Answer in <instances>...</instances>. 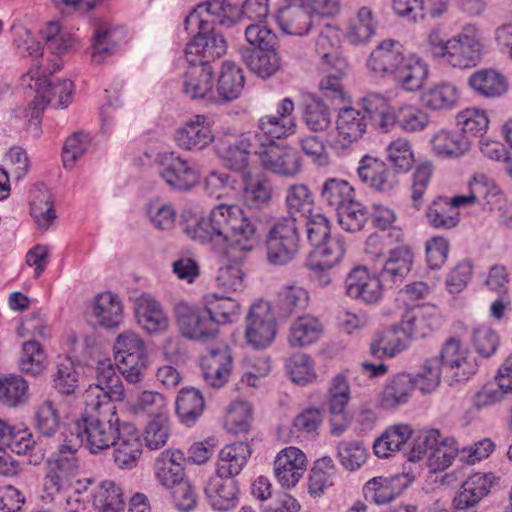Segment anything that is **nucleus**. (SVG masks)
I'll list each match as a JSON object with an SVG mask.
<instances>
[{
  "label": "nucleus",
  "instance_id": "obj_1",
  "mask_svg": "<svg viewBox=\"0 0 512 512\" xmlns=\"http://www.w3.org/2000/svg\"><path fill=\"white\" fill-rule=\"evenodd\" d=\"M185 231L189 237L208 245L219 255H226L233 246L242 251H252L259 242L255 221L236 204L216 205L207 218L187 226Z\"/></svg>",
  "mask_w": 512,
  "mask_h": 512
},
{
  "label": "nucleus",
  "instance_id": "obj_2",
  "mask_svg": "<svg viewBox=\"0 0 512 512\" xmlns=\"http://www.w3.org/2000/svg\"><path fill=\"white\" fill-rule=\"evenodd\" d=\"M293 111V101L284 98L279 103L276 114H266L259 118L262 141L258 159L265 170L285 177L298 175L302 167L297 149L277 142L295 133Z\"/></svg>",
  "mask_w": 512,
  "mask_h": 512
},
{
  "label": "nucleus",
  "instance_id": "obj_3",
  "mask_svg": "<svg viewBox=\"0 0 512 512\" xmlns=\"http://www.w3.org/2000/svg\"><path fill=\"white\" fill-rule=\"evenodd\" d=\"M233 7L225 0H209L198 4L184 20L185 29L195 32L196 36L185 49L187 61L194 58L197 64L209 65V62L221 57L226 52L224 37L216 33L214 24L231 26L233 24Z\"/></svg>",
  "mask_w": 512,
  "mask_h": 512
},
{
  "label": "nucleus",
  "instance_id": "obj_4",
  "mask_svg": "<svg viewBox=\"0 0 512 512\" xmlns=\"http://www.w3.org/2000/svg\"><path fill=\"white\" fill-rule=\"evenodd\" d=\"M88 394L85 409L70 427V435L91 454H98L115 442L121 430L115 405L99 404L94 396Z\"/></svg>",
  "mask_w": 512,
  "mask_h": 512
},
{
  "label": "nucleus",
  "instance_id": "obj_5",
  "mask_svg": "<svg viewBox=\"0 0 512 512\" xmlns=\"http://www.w3.org/2000/svg\"><path fill=\"white\" fill-rule=\"evenodd\" d=\"M53 68L35 65L30 68L24 81L34 89L36 96L32 102L31 118L38 119L46 104L65 108L72 102L73 83L69 79L54 80L50 77Z\"/></svg>",
  "mask_w": 512,
  "mask_h": 512
},
{
  "label": "nucleus",
  "instance_id": "obj_6",
  "mask_svg": "<svg viewBox=\"0 0 512 512\" xmlns=\"http://www.w3.org/2000/svg\"><path fill=\"white\" fill-rule=\"evenodd\" d=\"M114 359L123 378L137 384L147 369V351L143 339L133 331L120 333L114 343Z\"/></svg>",
  "mask_w": 512,
  "mask_h": 512
},
{
  "label": "nucleus",
  "instance_id": "obj_7",
  "mask_svg": "<svg viewBox=\"0 0 512 512\" xmlns=\"http://www.w3.org/2000/svg\"><path fill=\"white\" fill-rule=\"evenodd\" d=\"M298 226L294 218H279L269 228L266 239V261L282 267L291 263L299 253Z\"/></svg>",
  "mask_w": 512,
  "mask_h": 512
},
{
  "label": "nucleus",
  "instance_id": "obj_8",
  "mask_svg": "<svg viewBox=\"0 0 512 512\" xmlns=\"http://www.w3.org/2000/svg\"><path fill=\"white\" fill-rule=\"evenodd\" d=\"M261 141L258 120L254 131L241 134L229 133L219 137L216 142V152L227 167L241 171L247 167L251 154L258 157Z\"/></svg>",
  "mask_w": 512,
  "mask_h": 512
},
{
  "label": "nucleus",
  "instance_id": "obj_9",
  "mask_svg": "<svg viewBox=\"0 0 512 512\" xmlns=\"http://www.w3.org/2000/svg\"><path fill=\"white\" fill-rule=\"evenodd\" d=\"M173 313L182 336L194 341L207 342L218 334L214 318L206 306L181 300L174 304Z\"/></svg>",
  "mask_w": 512,
  "mask_h": 512
},
{
  "label": "nucleus",
  "instance_id": "obj_10",
  "mask_svg": "<svg viewBox=\"0 0 512 512\" xmlns=\"http://www.w3.org/2000/svg\"><path fill=\"white\" fill-rule=\"evenodd\" d=\"M446 64L459 69H469L481 61L485 43L481 31L475 24H466L449 38Z\"/></svg>",
  "mask_w": 512,
  "mask_h": 512
},
{
  "label": "nucleus",
  "instance_id": "obj_11",
  "mask_svg": "<svg viewBox=\"0 0 512 512\" xmlns=\"http://www.w3.org/2000/svg\"><path fill=\"white\" fill-rule=\"evenodd\" d=\"M276 318L268 302L258 301L251 305L245 321V341L255 350L265 349L275 339Z\"/></svg>",
  "mask_w": 512,
  "mask_h": 512
},
{
  "label": "nucleus",
  "instance_id": "obj_12",
  "mask_svg": "<svg viewBox=\"0 0 512 512\" xmlns=\"http://www.w3.org/2000/svg\"><path fill=\"white\" fill-rule=\"evenodd\" d=\"M159 175L173 190L188 191L198 182V173L176 152L162 153L157 157Z\"/></svg>",
  "mask_w": 512,
  "mask_h": 512
},
{
  "label": "nucleus",
  "instance_id": "obj_13",
  "mask_svg": "<svg viewBox=\"0 0 512 512\" xmlns=\"http://www.w3.org/2000/svg\"><path fill=\"white\" fill-rule=\"evenodd\" d=\"M442 366L456 381H465L477 370V362L459 339L449 338L440 352Z\"/></svg>",
  "mask_w": 512,
  "mask_h": 512
},
{
  "label": "nucleus",
  "instance_id": "obj_14",
  "mask_svg": "<svg viewBox=\"0 0 512 512\" xmlns=\"http://www.w3.org/2000/svg\"><path fill=\"white\" fill-rule=\"evenodd\" d=\"M441 324L439 310L433 305H424L406 310L399 323V329L410 338H424Z\"/></svg>",
  "mask_w": 512,
  "mask_h": 512
},
{
  "label": "nucleus",
  "instance_id": "obj_15",
  "mask_svg": "<svg viewBox=\"0 0 512 512\" xmlns=\"http://www.w3.org/2000/svg\"><path fill=\"white\" fill-rule=\"evenodd\" d=\"M111 446L114 447V463L119 469L132 470L138 465L142 455V441L133 424H123Z\"/></svg>",
  "mask_w": 512,
  "mask_h": 512
},
{
  "label": "nucleus",
  "instance_id": "obj_16",
  "mask_svg": "<svg viewBox=\"0 0 512 512\" xmlns=\"http://www.w3.org/2000/svg\"><path fill=\"white\" fill-rule=\"evenodd\" d=\"M359 180L366 186L380 192H389L397 184L398 178L381 159L364 155L356 169Z\"/></svg>",
  "mask_w": 512,
  "mask_h": 512
},
{
  "label": "nucleus",
  "instance_id": "obj_17",
  "mask_svg": "<svg viewBox=\"0 0 512 512\" xmlns=\"http://www.w3.org/2000/svg\"><path fill=\"white\" fill-rule=\"evenodd\" d=\"M47 465L41 498L46 503H52L59 493L66 492L71 486L79 462L78 458H70L69 462H47Z\"/></svg>",
  "mask_w": 512,
  "mask_h": 512
},
{
  "label": "nucleus",
  "instance_id": "obj_18",
  "mask_svg": "<svg viewBox=\"0 0 512 512\" xmlns=\"http://www.w3.org/2000/svg\"><path fill=\"white\" fill-rule=\"evenodd\" d=\"M307 469L306 455L293 446L281 450L274 460V475L285 488L294 487Z\"/></svg>",
  "mask_w": 512,
  "mask_h": 512
},
{
  "label": "nucleus",
  "instance_id": "obj_19",
  "mask_svg": "<svg viewBox=\"0 0 512 512\" xmlns=\"http://www.w3.org/2000/svg\"><path fill=\"white\" fill-rule=\"evenodd\" d=\"M95 394L99 404L115 405L114 402L123 401L125 389L115 368L111 364L100 363L97 367V383L90 385L84 392V402H87L88 394Z\"/></svg>",
  "mask_w": 512,
  "mask_h": 512
},
{
  "label": "nucleus",
  "instance_id": "obj_20",
  "mask_svg": "<svg viewBox=\"0 0 512 512\" xmlns=\"http://www.w3.org/2000/svg\"><path fill=\"white\" fill-rule=\"evenodd\" d=\"M383 285L380 276L371 274L365 266L353 268L345 279L347 295L365 303L377 302L382 296Z\"/></svg>",
  "mask_w": 512,
  "mask_h": 512
},
{
  "label": "nucleus",
  "instance_id": "obj_21",
  "mask_svg": "<svg viewBox=\"0 0 512 512\" xmlns=\"http://www.w3.org/2000/svg\"><path fill=\"white\" fill-rule=\"evenodd\" d=\"M186 457L179 449H166L159 453L153 464L155 480L164 488L170 489L187 478Z\"/></svg>",
  "mask_w": 512,
  "mask_h": 512
},
{
  "label": "nucleus",
  "instance_id": "obj_22",
  "mask_svg": "<svg viewBox=\"0 0 512 512\" xmlns=\"http://www.w3.org/2000/svg\"><path fill=\"white\" fill-rule=\"evenodd\" d=\"M135 316L140 327L149 334L164 333L170 326L168 315L162 304L150 294H141L135 299Z\"/></svg>",
  "mask_w": 512,
  "mask_h": 512
},
{
  "label": "nucleus",
  "instance_id": "obj_23",
  "mask_svg": "<svg viewBox=\"0 0 512 512\" xmlns=\"http://www.w3.org/2000/svg\"><path fill=\"white\" fill-rule=\"evenodd\" d=\"M414 254L409 245L401 244L389 250L381 260L379 276L384 285H399L411 271Z\"/></svg>",
  "mask_w": 512,
  "mask_h": 512
},
{
  "label": "nucleus",
  "instance_id": "obj_24",
  "mask_svg": "<svg viewBox=\"0 0 512 512\" xmlns=\"http://www.w3.org/2000/svg\"><path fill=\"white\" fill-rule=\"evenodd\" d=\"M410 482L411 480L407 474L374 477L365 483L363 494L367 501L384 505L396 499L408 487Z\"/></svg>",
  "mask_w": 512,
  "mask_h": 512
},
{
  "label": "nucleus",
  "instance_id": "obj_25",
  "mask_svg": "<svg viewBox=\"0 0 512 512\" xmlns=\"http://www.w3.org/2000/svg\"><path fill=\"white\" fill-rule=\"evenodd\" d=\"M174 139L181 149L200 151L213 142L214 135L206 117L196 115L176 130Z\"/></svg>",
  "mask_w": 512,
  "mask_h": 512
},
{
  "label": "nucleus",
  "instance_id": "obj_26",
  "mask_svg": "<svg viewBox=\"0 0 512 512\" xmlns=\"http://www.w3.org/2000/svg\"><path fill=\"white\" fill-rule=\"evenodd\" d=\"M335 123L337 131L336 143L341 148L350 147L366 133V117L361 110L353 107L340 109Z\"/></svg>",
  "mask_w": 512,
  "mask_h": 512
},
{
  "label": "nucleus",
  "instance_id": "obj_27",
  "mask_svg": "<svg viewBox=\"0 0 512 512\" xmlns=\"http://www.w3.org/2000/svg\"><path fill=\"white\" fill-rule=\"evenodd\" d=\"M232 367V356L226 347L212 349L201 359L204 380L214 388L225 385L230 377Z\"/></svg>",
  "mask_w": 512,
  "mask_h": 512
},
{
  "label": "nucleus",
  "instance_id": "obj_28",
  "mask_svg": "<svg viewBox=\"0 0 512 512\" xmlns=\"http://www.w3.org/2000/svg\"><path fill=\"white\" fill-rule=\"evenodd\" d=\"M406 57L400 42L386 39L371 53L368 66L376 74L394 75Z\"/></svg>",
  "mask_w": 512,
  "mask_h": 512
},
{
  "label": "nucleus",
  "instance_id": "obj_29",
  "mask_svg": "<svg viewBox=\"0 0 512 512\" xmlns=\"http://www.w3.org/2000/svg\"><path fill=\"white\" fill-rule=\"evenodd\" d=\"M209 504L218 511L233 509L238 503L237 482L231 478L213 475L204 487Z\"/></svg>",
  "mask_w": 512,
  "mask_h": 512
},
{
  "label": "nucleus",
  "instance_id": "obj_30",
  "mask_svg": "<svg viewBox=\"0 0 512 512\" xmlns=\"http://www.w3.org/2000/svg\"><path fill=\"white\" fill-rule=\"evenodd\" d=\"M188 62L191 66L184 74L183 93L192 100L207 97L214 86L212 67L205 63L198 65L194 58Z\"/></svg>",
  "mask_w": 512,
  "mask_h": 512
},
{
  "label": "nucleus",
  "instance_id": "obj_31",
  "mask_svg": "<svg viewBox=\"0 0 512 512\" xmlns=\"http://www.w3.org/2000/svg\"><path fill=\"white\" fill-rule=\"evenodd\" d=\"M42 39L45 42L43 51L50 53L52 58H48L49 65L53 71L59 70L63 65L62 57L67 54L74 44L73 36L62 29L58 23L51 22L42 32Z\"/></svg>",
  "mask_w": 512,
  "mask_h": 512
},
{
  "label": "nucleus",
  "instance_id": "obj_32",
  "mask_svg": "<svg viewBox=\"0 0 512 512\" xmlns=\"http://www.w3.org/2000/svg\"><path fill=\"white\" fill-rule=\"evenodd\" d=\"M277 22L285 33L302 36L310 29L311 15L302 0H292L279 10Z\"/></svg>",
  "mask_w": 512,
  "mask_h": 512
},
{
  "label": "nucleus",
  "instance_id": "obj_33",
  "mask_svg": "<svg viewBox=\"0 0 512 512\" xmlns=\"http://www.w3.org/2000/svg\"><path fill=\"white\" fill-rule=\"evenodd\" d=\"M251 453V448L246 442L226 445L219 452L215 475L234 479L246 465Z\"/></svg>",
  "mask_w": 512,
  "mask_h": 512
},
{
  "label": "nucleus",
  "instance_id": "obj_34",
  "mask_svg": "<svg viewBox=\"0 0 512 512\" xmlns=\"http://www.w3.org/2000/svg\"><path fill=\"white\" fill-rule=\"evenodd\" d=\"M321 321L311 315L298 316L290 325L288 343L291 347L304 348L316 343L323 334Z\"/></svg>",
  "mask_w": 512,
  "mask_h": 512
},
{
  "label": "nucleus",
  "instance_id": "obj_35",
  "mask_svg": "<svg viewBox=\"0 0 512 512\" xmlns=\"http://www.w3.org/2000/svg\"><path fill=\"white\" fill-rule=\"evenodd\" d=\"M91 317L101 327H118L123 320V305L119 297L111 292L99 294L94 300Z\"/></svg>",
  "mask_w": 512,
  "mask_h": 512
},
{
  "label": "nucleus",
  "instance_id": "obj_36",
  "mask_svg": "<svg viewBox=\"0 0 512 512\" xmlns=\"http://www.w3.org/2000/svg\"><path fill=\"white\" fill-rule=\"evenodd\" d=\"M429 74L427 63L416 55H408L393 75L397 84L405 91L419 90L426 82Z\"/></svg>",
  "mask_w": 512,
  "mask_h": 512
},
{
  "label": "nucleus",
  "instance_id": "obj_37",
  "mask_svg": "<svg viewBox=\"0 0 512 512\" xmlns=\"http://www.w3.org/2000/svg\"><path fill=\"white\" fill-rule=\"evenodd\" d=\"M205 401L201 392L193 387L182 388L176 398L175 410L179 421L192 427L202 416Z\"/></svg>",
  "mask_w": 512,
  "mask_h": 512
},
{
  "label": "nucleus",
  "instance_id": "obj_38",
  "mask_svg": "<svg viewBox=\"0 0 512 512\" xmlns=\"http://www.w3.org/2000/svg\"><path fill=\"white\" fill-rule=\"evenodd\" d=\"M414 390L413 375L398 373L385 385L380 398V404L385 409H394L406 404Z\"/></svg>",
  "mask_w": 512,
  "mask_h": 512
},
{
  "label": "nucleus",
  "instance_id": "obj_39",
  "mask_svg": "<svg viewBox=\"0 0 512 512\" xmlns=\"http://www.w3.org/2000/svg\"><path fill=\"white\" fill-rule=\"evenodd\" d=\"M433 153L441 158L459 157L469 150L470 141L460 131L441 129L430 139Z\"/></svg>",
  "mask_w": 512,
  "mask_h": 512
},
{
  "label": "nucleus",
  "instance_id": "obj_40",
  "mask_svg": "<svg viewBox=\"0 0 512 512\" xmlns=\"http://www.w3.org/2000/svg\"><path fill=\"white\" fill-rule=\"evenodd\" d=\"M91 501L99 512H122L125 508L122 488L112 480L98 482L91 489Z\"/></svg>",
  "mask_w": 512,
  "mask_h": 512
},
{
  "label": "nucleus",
  "instance_id": "obj_41",
  "mask_svg": "<svg viewBox=\"0 0 512 512\" xmlns=\"http://www.w3.org/2000/svg\"><path fill=\"white\" fill-rule=\"evenodd\" d=\"M97 483L90 478L71 480V486L59 493L52 503L58 504L65 512H83L86 503L91 500V489Z\"/></svg>",
  "mask_w": 512,
  "mask_h": 512
},
{
  "label": "nucleus",
  "instance_id": "obj_42",
  "mask_svg": "<svg viewBox=\"0 0 512 512\" xmlns=\"http://www.w3.org/2000/svg\"><path fill=\"white\" fill-rule=\"evenodd\" d=\"M241 57L247 67L261 78H269L280 68V58L274 49H243Z\"/></svg>",
  "mask_w": 512,
  "mask_h": 512
},
{
  "label": "nucleus",
  "instance_id": "obj_43",
  "mask_svg": "<svg viewBox=\"0 0 512 512\" xmlns=\"http://www.w3.org/2000/svg\"><path fill=\"white\" fill-rule=\"evenodd\" d=\"M377 28L378 19L373 10L368 6H363L350 20L347 39L355 45L365 44L375 35Z\"/></svg>",
  "mask_w": 512,
  "mask_h": 512
},
{
  "label": "nucleus",
  "instance_id": "obj_44",
  "mask_svg": "<svg viewBox=\"0 0 512 512\" xmlns=\"http://www.w3.org/2000/svg\"><path fill=\"white\" fill-rule=\"evenodd\" d=\"M459 100L457 87L449 82H439L427 88L421 95L422 104L434 111L448 110Z\"/></svg>",
  "mask_w": 512,
  "mask_h": 512
},
{
  "label": "nucleus",
  "instance_id": "obj_45",
  "mask_svg": "<svg viewBox=\"0 0 512 512\" xmlns=\"http://www.w3.org/2000/svg\"><path fill=\"white\" fill-rule=\"evenodd\" d=\"M468 84L477 94L488 98L499 97L507 90L504 76L493 69L475 71L469 77Z\"/></svg>",
  "mask_w": 512,
  "mask_h": 512
},
{
  "label": "nucleus",
  "instance_id": "obj_46",
  "mask_svg": "<svg viewBox=\"0 0 512 512\" xmlns=\"http://www.w3.org/2000/svg\"><path fill=\"white\" fill-rule=\"evenodd\" d=\"M354 197L355 189L344 179L328 178L321 185V202L335 212Z\"/></svg>",
  "mask_w": 512,
  "mask_h": 512
},
{
  "label": "nucleus",
  "instance_id": "obj_47",
  "mask_svg": "<svg viewBox=\"0 0 512 512\" xmlns=\"http://www.w3.org/2000/svg\"><path fill=\"white\" fill-rule=\"evenodd\" d=\"M512 382L501 380L497 376L494 381L483 385L473 396L472 405L476 410L489 409L512 394Z\"/></svg>",
  "mask_w": 512,
  "mask_h": 512
},
{
  "label": "nucleus",
  "instance_id": "obj_48",
  "mask_svg": "<svg viewBox=\"0 0 512 512\" xmlns=\"http://www.w3.org/2000/svg\"><path fill=\"white\" fill-rule=\"evenodd\" d=\"M325 74L319 83L322 95L328 99H342L344 95L341 79L347 73L348 63L346 59H336L331 65L320 66Z\"/></svg>",
  "mask_w": 512,
  "mask_h": 512
},
{
  "label": "nucleus",
  "instance_id": "obj_49",
  "mask_svg": "<svg viewBox=\"0 0 512 512\" xmlns=\"http://www.w3.org/2000/svg\"><path fill=\"white\" fill-rule=\"evenodd\" d=\"M286 206L288 216L284 218H294L295 225L311 214L313 208V197L309 188L304 184L291 185L286 194Z\"/></svg>",
  "mask_w": 512,
  "mask_h": 512
},
{
  "label": "nucleus",
  "instance_id": "obj_50",
  "mask_svg": "<svg viewBox=\"0 0 512 512\" xmlns=\"http://www.w3.org/2000/svg\"><path fill=\"white\" fill-rule=\"evenodd\" d=\"M411 436L412 429L409 425L399 424L389 427L374 442V452L378 457L387 458L392 452L401 450Z\"/></svg>",
  "mask_w": 512,
  "mask_h": 512
},
{
  "label": "nucleus",
  "instance_id": "obj_51",
  "mask_svg": "<svg viewBox=\"0 0 512 512\" xmlns=\"http://www.w3.org/2000/svg\"><path fill=\"white\" fill-rule=\"evenodd\" d=\"M126 407L130 414L136 416L146 415L155 418L159 415H168L166 398L161 393L150 390H145L135 400L128 401Z\"/></svg>",
  "mask_w": 512,
  "mask_h": 512
},
{
  "label": "nucleus",
  "instance_id": "obj_52",
  "mask_svg": "<svg viewBox=\"0 0 512 512\" xmlns=\"http://www.w3.org/2000/svg\"><path fill=\"white\" fill-rule=\"evenodd\" d=\"M426 216L428 223L435 229H452L460 221L459 211L451 206L447 197L435 199L429 205Z\"/></svg>",
  "mask_w": 512,
  "mask_h": 512
},
{
  "label": "nucleus",
  "instance_id": "obj_53",
  "mask_svg": "<svg viewBox=\"0 0 512 512\" xmlns=\"http://www.w3.org/2000/svg\"><path fill=\"white\" fill-rule=\"evenodd\" d=\"M244 76L242 69L234 62L225 61L221 68L218 81L219 95L227 101L238 98L244 88Z\"/></svg>",
  "mask_w": 512,
  "mask_h": 512
},
{
  "label": "nucleus",
  "instance_id": "obj_54",
  "mask_svg": "<svg viewBox=\"0 0 512 512\" xmlns=\"http://www.w3.org/2000/svg\"><path fill=\"white\" fill-rule=\"evenodd\" d=\"M29 399L28 382L19 375L11 374L0 378V401L9 407L25 404Z\"/></svg>",
  "mask_w": 512,
  "mask_h": 512
},
{
  "label": "nucleus",
  "instance_id": "obj_55",
  "mask_svg": "<svg viewBox=\"0 0 512 512\" xmlns=\"http://www.w3.org/2000/svg\"><path fill=\"white\" fill-rule=\"evenodd\" d=\"M204 305L217 325L233 322L240 312V305L236 299L230 296L210 294L205 297Z\"/></svg>",
  "mask_w": 512,
  "mask_h": 512
},
{
  "label": "nucleus",
  "instance_id": "obj_56",
  "mask_svg": "<svg viewBox=\"0 0 512 512\" xmlns=\"http://www.w3.org/2000/svg\"><path fill=\"white\" fill-rule=\"evenodd\" d=\"M351 399L347 372L337 373L332 377L327 390V405L330 414L344 412Z\"/></svg>",
  "mask_w": 512,
  "mask_h": 512
},
{
  "label": "nucleus",
  "instance_id": "obj_57",
  "mask_svg": "<svg viewBox=\"0 0 512 512\" xmlns=\"http://www.w3.org/2000/svg\"><path fill=\"white\" fill-rule=\"evenodd\" d=\"M339 225L346 231H360L370 217L368 208L352 198L349 202L339 208L336 212Z\"/></svg>",
  "mask_w": 512,
  "mask_h": 512
},
{
  "label": "nucleus",
  "instance_id": "obj_58",
  "mask_svg": "<svg viewBox=\"0 0 512 512\" xmlns=\"http://www.w3.org/2000/svg\"><path fill=\"white\" fill-rule=\"evenodd\" d=\"M308 291L297 284L284 285L278 293V305L286 315L303 312L309 305Z\"/></svg>",
  "mask_w": 512,
  "mask_h": 512
},
{
  "label": "nucleus",
  "instance_id": "obj_59",
  "mask_svg": "<svg viewBox=\"0 0 512 512\" xmlns=\"http://www.w3.org/2000/svg\"><path fill=\"white\" fill-rule=\"evenodd\" d=\"M286 370L297 385L306 386L317 379L315 363L313 359L304 353H295L286 361Z\"/></svg>",
  "mask_w": 512,
  "mask_h": 512
},
{
  "label": "nucleus",
  "instance_id": "obj_60",
  "mask_svg": "<svg viewBox=\"0 0 512 512\" xmlns=\"http://www.w3.org/2000/svg\"><path fill=\"white\" fill-rule=\"evenodd\" d=\"M18 366L22 373L29 376L36 377L43 373L46 368V355L38 342L28 340L23 343Z\"/></svg>",
  "mask_w": 512,
  "mask_h": 512
},
{
  "label": "nucleus",
  "instance_id": "obj_61",
  "mask_svg": "<svg viewBox=\"0 0 512 512\" xmlns=\"http://www.w3.org/2000/svg\"><path fill=\"white\" fill-rule=\"evenodd\" d=\"M398 330H400L399 325L376 335L370 344L371 355L382 359L395 357L402 352L406 348V343L398 337Z\"/></svg>",
  "mask_w": 512,
  "mask_h": 512
},
{
  "label": "nucleus",
  "instance_id": "obj_62",
  "mask_svg": "<svg viewBox=\"0 0 512 512\" xmlns=\"http://www.w3.org/2000/svg\"><path fill=\"white\" fill-rule=\"evenodd\" d=\"M114 31L107 23H100L94 30L91 60L95 64H102L108 57L113 55L117 49L113 39Z\"/></svg>",
  "mask_w": 512,
  "mask_h": 512
},
{
  "label": "nucleus",
  "instance_id": "obj_63",
  "mask_svg": "<svg viewBox=\"0 0 512 512\" xmlns=\"http://www.w3.org/2000/svg\"><path fill=\"white\" fill-rule=\"evenodd\" d=\"M30 214L41 230H47L56 219L54 201L48 190H38L30 203Z\"/></svg>",
  "mask_w": 512,
  "mask_h": 512
},
{
  "label": "nucleus",
  "instance_id": "obj_64",
  "mask_svg": "<svg viewBox=\"0 0 512 512\" xmlns=\"http://www.w3.org/2000/svg\"><path fill=\"white\" fill-rule=\"evenodd\" d=\"M338 33L335 27L323 26L315 41V51L320 56V66L331 65L336 59H345L338 53Z\"/></svg>",
  "mask_w": 512,
  "mask_h": 512
}]
</instances>
